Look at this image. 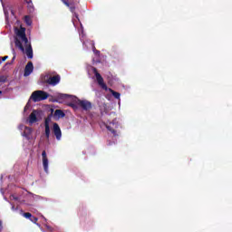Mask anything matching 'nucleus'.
Wrapping results in <instances>:
<instances>
[{"instance_id":"obj_1","label":"nucleus","mask_w":232,"mask_h":232,"mask_svg":"<svg viewBox=\"0 0 232 232\" xmlns=\"http://www.w3.org/2000/svg\"><path fill=\"white\" fill-rule=\"evenodd\" d=\"M15 34L14 44L16 48H18L22 53H25L28 59H34V49H32V44L26 37V29L24 27L15 29Z\"/></svg>"},{"instance_id":"obj_2","label":"nucleus","mask_w":232,"mask_h":232,"mask_svg":"<svg viewBox=\"0 0 232 232\" xmlns=\"http://www.w3.org/2000/svg\"><path fill=\"white\" fill-rule=\"evenodd\" d=\"M62 99H69L72 102L69 103V106L73 110H77L80 106L85 111L92 110V102H88L87 100H79L77 96L69 95V94H62Z\"/></svg>"},{"instance_id":"obj_3","label":"nucleus","mask_w":232,"mask_h":232,"mask_svg":"<svg viewBox=\"0 0 232 232\" xmlns=\"http://www.w3.org/2000/svg\"><path fill=\"white\" fill-rule=\"evenodd\" d=\"M48 97H50V95L48 94V92H44V91H34L33 92V93L31 94L29 101L27 102V104L25 105L24 111H26L27 110H30L31 105H30V102L33 101V102H41V101H46V99H48Z\"/></svg>"},{"instance_id":"obj_4","label":"nucleus","mask_w":232,"mask_h":232,"mask_svg":"<svg viewBox=\"0 0 232 232\" xmlns=\"http://www.w3.org/2000/svg\"><path fill=\"white\" fill-rule=\"evenodd\" d=\"M92 72L96 77V81L99 84V86H101V88H102V90L108 91L111 93V95L114 97V99H118V101H121V93L113 91L112 89H108V86H106V83H104V79L102 78V76L101 75V73H99L97 72V69L95 67H92Z\"/></svg>"},{"instance_id":"obj_5","label":"nucleus","mask_w":232,"mask_h":232,"mask_svg":"<svg viewBox=\"0 0 232 232\" xmlns=\"http://www.w3.org/2000/svg\"><path fill=\"white\" fill-rule=\"evenodd\" d=\"M81 29L79 30L80 39L83 44V48H92L94 55H99L101 52L95 49V43L93 41H84V27H82V24H80Z\"/></svg>"},{"instance_id":"obj_6","label":"nucleus","mask_w":232,"mask_h":232,"mask_svg":"<svg viewBox=\"0 0 232 232\" xmlns=\"http://www.w3.org/2000/svg\"><path fill=\"white\" fill-rule=\"evenodd\" d=\"M41 119H43V111L34 110L32 113L29 115L27 122H29L30 126H32V124H35V122H39Z\"/></svg>"},{"instance_id":"obj_7","label":"nucleus","mask_w":232,"mask_h":232,"mask_svg":"<svg viewBox=\"0 0 232 232\" xmlns=\"http://www.w3.org/2000/svg\"><path fill=\"white\" fill-rule=\"evenodd\" d=\"M108 131L112 133L113 137H119V133H117V129L119 128V121L117 119L113 120L112 122H110L106 125Z\"/></svg>"},{"instance_id":"obj_8","label":"nucleus","mask_w":232,"mask_h":232,"mask_svg":"<svg viewBox=\"0 0 232 232\" xmlns=\"http://www.w3.org/2000/svg\"><path fill=\"white\" fill-rule=\"evenodd\" d=\"M50 126H52V113L49 114L44 120V135L46 139H50Z\"/></svg>"},{"instance_id":"obj_9","label":"nucleus","mask_w":232,"mask_h":232,"mask_svg":"<svg viewBox=\"0 0 232 232\" xmlns=\"http://www.w3.org/2000/svg\"><path fill=\"white\" fill-rule=\"evenodd\" d=\"M18 129L22 132L23 137H24L27 140L32 139V128L26 127L24 125H19Z\"/></svg>"},{"instance_id":"obj_10","label":"nucleus","mask_w":232,"mask_h":232,"mask_svg":"<svg viewBox=\"0 0 232 232\" xmlns=\"http://www.w3.org/2000/svg\"><path fill=\"white\" fill-rule=\"evenodd\" d=\"M53 133L56 138V140H61V139H63V131L57 122H53Z\"/></svg>"},{"instance_id":"obj_11","label":"nucleus","mask_w":232,"mask_h":232,"mask_svg":"<svg viewBox=\"0 0 232 232\" xmlns=\"http://www.w3.org/2000/svg\"><path fill=\"white\" fill-rule=\"evenodd\" d=\"M42 162H43V166H44V171L45 173H50V170H49V164H50V161L48 160V156L46 155V150H44L42 152Z\"/></svg>"},{"instance_id":"obj_12","label":"nucleus","mask_w":232,"mask_h":232,"mask_svg":"<svg viewBox=\"0 0 232 232\" xmlns=\"http://www.w3.org/2000/svg\"><path fill=\"white\" fill-rule=\"evenodd\" d=\"M34 72V63L29 62L24 68V77H28Z\"/></svg>"},{"instance_id":"obj_13","label":"nucleus","mask_w":232,"mask_h":232,"mask_svg":"<svg viewBox=\"0 0 232 232\" xmlns=\"http://www.w3.org/2000/svg\"><path fill=\"white\" fill-rule=\"evenodd\" d=\"M48 84H51V86H57L59 82H61V76L55 75L52 76L47 80Z\"/></svg>"},{"instance_id":"obj_14","label":"nucleus","mask_w":232,"mask_h":232,"mask_svg":"<svg viewBox=\"0 0 232 232\" xmlns=\"http://www.w3.org/2000/svg\"><path fill=\"white\" fill-rule=\"evenodd\" d=\"M9 12H10V14H11V15L13 17H15L14 14V10H12V8H10V7H8V8L4 7V14L5 15V23H6V24H10V17L8 16L9 15Z\"/></svg>"},{"instance_id":"obj_15","label":"nucleus","mask_w":232,"mask_h":232,"mask_svg":"<svg viewBox=\"0 0 232 232\" xmlns=\"http://www.w3.org/2000/svg\"><path fill=\"white\" fill-rule=\"evenodd\" d=\"M54 119H63L64 117V112L61 110H56L53 114Z\"/></svg>"},{"instance_id":"obj_16","label":"nucleus","mask_w":232,"mask_h":232,"mask_svg":"<svg viewBox=\"0 0 232 232\" xmlns=\"http://www.w3.org/2000/svg\"><path fill=\"white\" fill-rule=\"evenodd\" d=\"M27 198H30V200L32 202H34V200H39V198H41V197L37 196V195H34L32 193H29L27 196Z\"/></svg>"},{"instance_id":"obj_17","label":"nucleus","mask_w":232,"mask_h":232,"mask_svg":"<svg viewBox=\"0 0 232 232\" xmlns=\"http://www.w3.org/2000/svg\"><path fill=\"white\" fill-rule=\"evenodd\" d=\"M10 200H17L18 202H20V204H23L24 202V200H21V198H19L15 195H11Z\"/></svg>"},{"instance_id":"obj_18","label":"nucleus","mask_w":232,"mask_h":232,"mask_svg":"<svg viewBox=\"0 0 232 232\" xmlns=\"http://www.w3.org/2000/svg\"><path fill=\"white\" fill-rule=\"evenodd\" d=\"M20 215H23V217H24V218H28L29 220L32 218V214L30 212L23 213V210H20Z\"/></svg>"},{"instance_id":"obj_19","label":"nucleus","mask_w":232,"mask_h":232,"mask_svg":"<svg viewBox=\"0 0 232 232\" xmlns=\"http://www.w3.org/2000/svg\"><path fill=\"white\" fill-rule=\"evenodd\" d=\"M27 8L29 12H34V4L32 3V0H29V2H27Z\"/></svg>"},{"instance_id":"obj_20","label":"nucleus","mask_w":232,"mask_h":232,"mask_svg":"<svg viewBox=\"0 0 232 232\" xmlns=\"http://www.w3.org/2000/svg\"><path fill=\"white\" fill-rule=\"evenodd\" d=\"M24 22L28 26L32 25V20L30 19V16H25L24 17Z\"/></svg>"},{"instance_id":"obj_21","label":"nucleus","mask_w":232,"mask_h":232,"mask_svg":"<svg viewBox=\"0 0 232 232\" xmlns=\"http://www.w3.org/2000/svg\"><path fill=\"white\" fill-rule=\"evenodd\" d=\"M76 21H79V15H77V14L74 13L73 18H72L73 26H77L75 24Z\"/></svg>"},{"instance_id":"obj_22","label":"nucleus","mask_w":232,"mask_h":232,"mask_svg":"<svg viewBox=\"0 0 232 232\" xmlns=\"http://www.w3.org/2000/svg\"><path fill=\"white\" fill-rule=\"evenodd\" d=\"M12 53H13V59H12V63H14L15 61V57H17V53H15V50L12 49Z\"/></svg>"},{"instance_id":"obj_23","label":"nucleus","mask_w":232,"mask_h":232,"mask_svg":"<svg viewBox=\"0 0 232 232\" xmlns=\"http://www.w3.org/2000/svg\"><path fill=\"white\" fill-rule=\"evenodd\" d=\"M11 206H12V207H11V209H12V211H14V212H15V211H17V210L19 209V207H16V208H15V206H14V204H12V203H11Z\"/></svg>"},{"instance_id":"obj_24","label":"nucleus","mask_w":232,"mask_h":232,"mask_svg":"<svg viewBox=\"0 0 232 232\" xmlns=\"http://www.w3.org/2000/svg\"><path fill=\"white\" fill-rule=\"evenodd\" d=\"M6 59H8V56L0 57V64H2V63H5Z\"/></svg>"},{"instance_id":"obj_25","label":"nucleus","mask_w":232,"mask_h":232,"mask_svg":"<svg viewBox=\"0 0 232 232\" xmlns=\"http://www.w3.org/2000/svg\"><path fill=\"white\" fill-rule=\"evenodd\" d=\"M6 81V76L2 75L0 76V82H5Z\"/></svg>"},{"instance_id":"obj_26","label":"nucleus","mask_w":232,"mask_h":232,"mask_svg":"<svg viewBox=\"0 0 232 232\" xmlns=\"http://www.w3.org/2000/svg\"><path fill=\"white\" fill-rule=\"evenodd\" d=\"M62 2L63 3V5H65V6L70 7V3H68V0H62Z\"/></svg>"},{"instance_id":"obj_27","label":"nucleus","mask_w":232,"mask_h":232,"mask_svg":"<svg viewBox=\"0 0 232 232\" xmlns=\"http://www.w3.org/2000/svg\"><path fill=\"white\" fill-rule=\"evenodd\" d=\"M30 220L31 222H34V224H35V222H37V218L32 216Z\"/></svg>"},{"instance_id":"obj_28","label":"nucleus","mask_w":232,"mask_h":232,"mask_svg":"<svg viewBox=\"0 0 232 232\" xmlns=\"http://www.w3.org/2000/svg\"><path fill=\"white\" fill-rule=\"evenodd\" d=\"M70 10H71V12L73 14V12H75V7L71 6V7H70Z\"/></svg>"},{"instance_id":"obj_29","label":"nucleus","mask_w":232,"mask_h":232,"mask_svg":"<svg viewBox=\"0 0 232 232\" xmlns=\"http://www.w3.org/2000/svg\"><path fill=\"white\" fill-rule=\"evenodd\" d=\"M0 229H3V221L0 220Z\"/></svg>"},{"instance_id":"obj_30","label":"nucleus","mask_w":232,"mask_h":232,"mask_svg":"<svg viewBox=\"0 0 232 232\" xmlns=\"http://www.w3.org/2000/svg\"><path fill=\"white\" fill-rule=\"evenodd\" d=\"M0 191H1L2 195H4L5 192L3 191V188H1Z\"/></svg>"},{"instance_id":"obj_31","label":"nucleus","mask_w":232,"mask_h":232,"mask_svg":"<svg viewBox=\"0 0 232 232\" xmlns=\"http://www.w3.org/2000/svg\"><path fill=\"white\" fill-rule=\"evenodd\" d=\"M3 93V92L0 91V95Z\"/></svg>"},{"instance_id":"obj_32","label":"nucleus","mask_w":232,"mask_h":232,"mask_svg":"<svg viewBox=\"0 0 232 232\" xmlns=\"http://www.w3.org/2000/svg\"><path fill=\"white\" fill-rule=\"evenodd\" d=\"M6 64H10V63H7Z\"/></svg>"}]
</instances>
